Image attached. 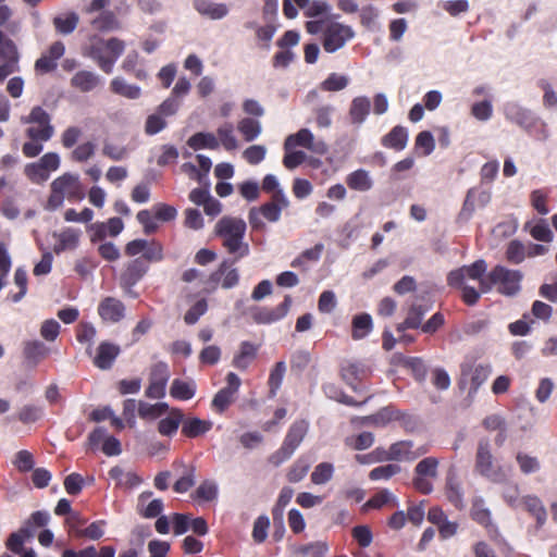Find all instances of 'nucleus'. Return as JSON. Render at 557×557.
I'll return each mask as SVG.
<instances>
[{
    "label": "nucleus",
    "mask_w": 557,
    "mask_h": 557,
    "mask_svg": "<svg viewBox=\"0 0 557 557\" xmlns=\"http://www.w3.org/2000/svg\"><path fill=\"white\" fill-rule=\"evenodd\" d=\"M257 347L249 342H243L239 352L233 359V366L239 370L248 368L256 358Z\"/></svg>",
    "instance_id": "cd10ccee"
},
{
    "label": "nucleus",
    "mask_w": 557,
    "mask_h": 557,
    "mask_svg": "<svg viewBox=\"0 0 557 557\" xmlns=\"http://www.w3.org/2000/svg\"><path fill=\"white\" fill-rule=\"evenodd\" d=\"M309 468L310 465L306 459H297L288 469V472L286 474L288 482L297 483L301 481L307 475Z\"/></svg>",
    "instance_id": "37998d69"
},
{
    "label": "nucleus",
    "mask_w": 557,
    "mask_h": 557,
    "mask_svg": "<svg viewBox=\"0 0 557 557\" xmlns=\"http://www.w3.org/2000/svg\"><path fill=\"white\" fill-rule=\"evenodd\" d=\"M110 88L112 92L132 100L138 99L141 96V89L139 86L128 84L121 77L112 79Z\"/></svg>",
    "instance_id": "b1692460"
},
{
    "label": "nucleus",
    "mask_w": 557,
    "mask_h": 557,
    "mask_svg": "<svg viewBox=\"0 0 557 557\" xmlns=\"http://www.w3.org/2000/svg\"><path fill=\"white\" fill-rule=\"evenodd\" d=\"M24 124H32L25 134L29 139L49 140L54 134L51 117L41 107H34L28 116L21 119Z\"/></svg>",
    "instance_id": "423d86ee"
},
{
    "label": "nucleus",
    "mask_w": 557,
    "mask_h": 557,
    "mask_svg": "<svg viewBox=\"0 0 557 557\" xmlns=\"http://www.w3.org/2000/svg\"><path fill=\"white\" fill-rule=\"evenodd\" d=\"M25 358L37 362L47 355V347L39 341L28 342L24 347Z\"/></svg>",
    "instance_id": "603ef678"
},
{
    "label": "nucleus",
    "mask_w": 557,
    "mask_h": 557,
    "mask_svg": "<svg viewBox=\"0 0 557 557\" xmlns=\"http://www.w3.org/2000/svg\"><path fill=\"white\" fill-rule=\"evenodd\" d=\"M372 330V319L368 313H361L352 319V338H364Z\"/></svg>",
    "instance_id": "e433bc0d"
},
{
    "label": "nucleus",
    "mask_w": 557,
    "mask_h": 557,
    "mask_svg": "<svg viewBox=\"0 0 557 557\" xmlns=\"http://www.w3.org/2000/svg\"><path fill=\"white\" fill-rule=\"evenodd\" d=\"M95 148L96 146L91 141L81 144L71 152V159L76 162H85L94 156Z\"/></svg>",
    "instance_id": "052dcab7"
},
{
    "label": "nucleus",
    "mask_w": 557,
    "mask_h": 557,
    "mask_svg": "<svg viewBox=\"0 0 557 557\" xmlns=\"http://www.w3.org/2000/svg\"><path fill=\"white\" fill-rule=\"evenodd\" d=\"M42 416V409L35 405H26L18 412V420L25 424L38 421Z\"/></svg>",
    "instance_id": "e2e57ef3"
},
{
    "label": "nucleus",
    "mask_w": 557,
    "mask_h": 557,
    "mask_svg": "<svg viewBox=\"0 0 557 557\" xmlns=\"http://www.w3.org/2000/svg\"><path fill=\"white\" fill-rule=\"evenodd\" d=\"M124 224L120 218H111L107 223H95L91 228L95 230L98 239H102L107 234L117 236L123 231Z\"/></svg>",
    "instance_id": "bb28decb"
},
{
    "label": "nucleus",
    "mask_w": 557,
    "mask_h": 557,
    "mask_svg": "<svg viewBox=\"0 0 557 557\" xmlns=\"http://www.w3.org/2000/svg\"><path fill=\"white\" fill-rule=\"evenodd\" d=\"M408 140L407 131L403 126H395L387 135L382 138V144L385 147L395 150H403Z\"/></svg>",
    "instance_id": "a878e982"
},
{
    "label": "nucleus",
    "mask_w": 557,
    "mask_h": 557,
    "mask_svg": "<svg viewBox=\"0 0 557 557\" xmlns=\"http://www.w3.org/2000/svg\"><path fill=\"white\" fill-rule=\"evenodd\" d=\"M327 550L329 545L323 541L299 545L294 548V553L302 557H325Z\"/></svg>",
    "instance_id": "72a5a7b5"
},
{
    "label": "nucleus",
    "mask_w": 557,
    "mask_h": 557,
    "mask_svg": "<svg viewBox=\"0 0 557 557\" xmlns=\"http://www.w3.org/2000/svg\"><path fill=\"white\" fill-rule=\"evenodd\" d=\"M523 503L527 510L535 517L537 524L543 525L546 520V510L542 502L537 497L528 496L523 499Z\"/></svg>",
    "instance_id": "79ce46f5"
},
{
    "label": "nucleus",
    "mask_w": 557,
    "mask_h": 557,
    "mask_svg": "<svg viewBox=\"0 0 557 557\" xmlns=\"http://www.w3.org/2000/svg\"><path fill=\"white\" fill-rule=\"evenodd\" d=\"M527 256V248L519 240H511L506 249V258L513 264L521 263Z\"/></svg>",
    "instance_id": "a18cd8bd"
},
{
    "label": "nucleus",
    "mask_w": 557,
    "mask_h": 557,
    "mask_svg": "<svg viewBox=\"0 0 557 557\" xmlns=\"http://www.w3.org/2000/svg\"><path fill=\"white\" fill-rule=\"evenodd\" d=\"M78 233L74 230L67 228L59 235V243L54 247V251L60 253L66 249H73L78 244Z\"/></svg>",
    "instance_id": "c03bdc74"
},
{
    "label": "nucleus",
    "mask_w": 557,
    "mask_h": 557,
    "mask_svg": "<svg viewBox=\"0 0 557 557\" xmlns=\"http://www.w3.org/2000/svg\"><path fill=\"white\" fill-rule=\"evenodd\" d=\"M102 44L104 45L106 50L108 52V59H113L114 64L119 57L124 52V41L116 37H112L108 40H104Z\"/></svg>",
    "instance_id": "338daca9"
},
{
    "label": "nucleus",
    "mask_w": 557,
    "mask_h": 557,
    "mask_svg": "<svg viewBox=\"0 0 557 557\" xmlns=\"http://www.w3.org/2000/svg\"><path fill=\"white\" fill-rule=\"evenodd\" d=\"M349 78L345 75L332 73L321 83V89L324 91H339L347 87Z\"/></svg>",
    "instance_id": "49530a36"
},
{
    "label": "nucleus",
    "mask_w": 557,
    "mask_h": 557,
    "mask_svg": "<svg viewBox=\"0 0 557 557\" xmlns=\"http://www.w3.org/2000/svg\"><path fill=\"white\" fill-rule=\"evenodd\" d=\"M187 145L194 150L202 148L216 149L219 140L212 133L199 132L188 138Z\"/></svg>",
    "instance_id": "c85d7f7f"
},
{
    "label": "nucleus",
    "mask_w": 557,
    "mask_h": 557,
    "mask_svg": "<svg viewBox=\"0 0 557 557\" xmlns=\"http://www.w3.org/2000/svg\"><path fill=\"white\" fill-rule=\"evenodd\" d=\"M371 102L366 96H359L351 100L348 116L354 125H361L370 113Z\"/></svg>",
    "instance_id": "f3484780"
},
{
    "label": "nucleus",
    "mask_w": 557,
    "mask_h": 557,
    "mask_svg": "<svg viewBox=\"0 0 557 557\" xmlns=\"http://www.w3.org/2000/svg\"><path fill=\"white\" fill-rule=\"evenodd\" d=\"M196 385L194 382H185L175 379L170 388V395L180 400H188L195 396Z\"/></svg>",
    "instance_id": "7c9ffc66"
},
{
    "label": "nucleus",
    "mask_w": 557,
    "mask_h": 557,
    "mask_svg": "<svg viewBox=\"0 0 557 557\" xmlns=\"http://www.w3.org/2000/svg\"><path fill=\"white\" fill-rule=\"evenodd\" d=\"M471 517L478 523L482 525H488L491 521V513L487 508L484 507V500L479 498L475 499L471 508Z\"/></svg>",
    "instance_id": "864d4df0"
},
{
    "label": "nucleus",
    "mask_w": 557,
    "mask_h": 557,
    "mask_svg": "<svg viewBox=\"0 0 557 557\" xmlns=\"http://www.w3.org/2000/svg\"><path fill=\"white\" fill-rule=\"evenodd\" d=\"M346 184L350 189L367 191L372 188L373 182L368 171L359 169L346 177Z\"/></svg>",
    "instance_id": "393cba45"
},
{
    "label": "nucleus",
    "mask_w": 557,
    "mask_h": 557,
    "mask_svg": "<svg viewBox=\"0 0 557 557\" xmlns=\"http://www.w3.org/2000/svg\"><path fill=\"white\" fill-rule=\"evenodd\" d=\"M120 347L110 342H102L96 350L94 364L101 370H109L116 357L120 355Z\"/></svg>",
    "instance_id": "2eb2a0df"
},
{
    "label": "nucleus",
    "mask_w": 557,
    "mask_h": 557,
    "mask_svg": "<svg viewBox=\"0 0 557 557\" xmlns=\"http://www.w3.org/2000/svg\"><path fill=\"white\" fill-rule=\"evenodd\" d=\"M25 175L34 183H44L49 178V173L39 164L33 162L25 166Z\"/></svg>",
    "instance_id": "4d7b16f0"
},
{
    "label": "nucleus",
    "mask_w": 557,
    "mask_h": 557,
    "mask_svg": "<svg viewBox=\"0 0 557 557\" xmlns=\"http://www.w3.org/2000/svg\"><path fill=\"white\" fill-rule=\"evenodd\" d=\"M148 270L147 262L141 258H136L127 263L120 277V286L132 294V287L136 285Z\"/></svg>",
    "instance_id": "f8f14e48"
},
{
    "label": "nucleus",
    "mask_w": 557,
    "mask_h": 557,
    "mask_svg": "<svg viewBox=\"0 0 557 557\" xmlns=\"http://www.w3.org/2000/svg\"><path fill=\"white\" fill-rule=\"evenodd\" d=\"M445 495L456 508L462 507V490L456 472L448 471L445 483Z\"/></svg>",
    "instance_id": "6ab92c4d"
},
{
    "label": "nucleus",
    "mask_w": 557,
    "mask_h": 557,
    "mask_svg": "<svg viewBox=\"0 0 557 557\" xmlns=\"http://www.w3.org/2000/svg\"><path fill=\"white\" fill-rule=\"evenodd\" d=\"M334 108L332 106H321L314 109V116L317 126L320 128H329L332 125V113Z\"/></svg>",
    "instance_id": "13d9d810"
},
{
    "label": "nucleus",
    "mask_w": 557,
    "mask_h": 557,
    "mask_svg": "<svg viewBox=\"0 0 557 557\" xmlns=\"http://www.w3.org/2000/svg\"><path fill=\"white\" fill-rule=\"evenodd\" d=\"M438 465L440 460L435 457H426L416 465L412 485L418 492L424 495L433 492V480L438 476Z\"/></svg>",
    "instance_id": "0eeeda50"
},
{
    "label": "nucleus",
    "mask_w": 557,
    "mask_h": 557,
    "mask_svg": "<svg viewBox=\"0 0 557 557\" xmlns=\"http://www.w3.org/2000/svg\"><path fill=\"white\" fill-rule=\"evenodd\" d=\"M239 258L237 256L231 261V260H224L221 262V264H225V268L223 269V281H222V287L225 289L232 288L236 286L239 282V273L236 268H234V264Z\"/></svg>",
    "instance_id": "58836bf2"
},
{
    "label": "nucleus",
    "mask_w": 557,
    "mask_h": 557,
    "mask_svg": "<svg viewBox=\"0 0 557 557\" xmlns=\"http://www.w3.org/2000/svg\"><path fill=\"white\" fill-rule=\"evenodd\" d=\"M34 533L28 527L21 528L17 532L12 533L8 541L7 547L14 554H22L23 545L26 540L33 537Z\"/></svg>",
    "instance_id": "f704fd0d"
},
{
    "label": "nucleus",
    "mask_w": 557,
    "mask_h": 557,
    "mask_svg": "<svg viewBox=\"0 0 557 557\" xmlns=\"http://www.w3.org/2000/svg\"><path fill=\"white\" fill-rule=\"evenodd\" d=\"M475 470L483 476L496 481L499 476L496 466L494 465L493 455L491 453L487 440H481L478 444L475 455Z\"/></svg>",
    "instance_id": "9b49d317"
},
{
    "label": "nucleus",
    "mask_w": 557,
    "mask_h": 557,
    "mask_svg": "<svg viewBox=\"0 0 557 557\" xmlns=\"http://www.w3.org/2000/svg\"><path fill=\"white\" fill-rule=\"evenodd\" d=\"M106 525V521L99 520L89 524L87 528L83 530H76L77 537H87L89 540H99L103 536L104 531L103 527Z\"/></svg>",
    "instance_id": "5fc2aeb1"
},
{
    "label": "nucleus",
    "mask_w": 557,
    "mask_h": 557,
    "mask_svg": "<svg viewBox=\"0 0 557 557\" xmlns=\"http://www.w3.org/2000/svg\"><path fill=\"white\" fill-rule=\"evenodd\" d=\"M296 147L287 148L286 140L284 141L285 154L283 164L288 170H294L307 160V153L302 150H295Z\"/></svg>",
    "instance_id": "ea45409f"
},
{
    "label": "nucleus",
    "mask_w": 557,
    "mask_h": 557,
    "mask_svg": "<svg viewBox=\"0 0 557 557\" xmlns=\"http://www.w3.org/2000/svg\"><path fill=\"white\" fill-rule=\"evenodd\" d=\"M486 269L484 260H476L470 265L450 271L447 275V283L451 287L461 289L462 300L467 305L473 306L480 298L481 281H488V275L484 277Z\"/></svg>",
    "instance_id": "f257e3e1"
},
{
    "label": "nucleus",
    "mask_w": 557,
    "mask_h": 557,
    "mask_svg": "<svg viewBox=\"0 0 557 557\" xmlns=\"http://www.w3.org/2000/svg\"><path fill=\"white\" fill-rule=\"evenodd\" d=\"M355 36L350 26L341 23H330L323 29V49L333 53L345 46Z\"/></svg>",
    "instance_id": "6e6552de"
},
{
    "label": "nucleus",
    "mask_w": 557,
    "mask_h": 557,
    "mask_svg": "<svg viewBox=\"0 0 557 557\" xmlns=\"http://www.w3.org/2000/svg\"><path fill=\"white\" fill-rule=\"evenodd\" d=\"M522 274L517 270H509L496 265L488 274V281H481V293H487L494 285H498V292L512 296L520 290Z\"/></svg>",
    "instance_id": "20e7f679"
},
{
    "label": "nucleus",
    "mask_w": 557,
    "mask_h": 557,
    "mask_svg": "<svg viewBox=\"0 0 557 557\" xmlns=\"http://www.w3.org/2000/svg\"><path fill=\"white\" fill-rule=\"evenodd\" d=\"M333 473L334 467L332 463L321 462L312 471L311 481L317 485L325 484L333 478Z\"/></svg>",
    "instance_id": "a19ab883"
},
{
    "label": "nucleus",
    "mask_w": 557,
    "mask_h": 557,
    "mask_svg": "<svg viewBox=\"0 0 557 557\" xmlns=\"http://www.w3.org/2000/svg\"><path fill=\"white\" fill-rule=\"evenodd\" d=\"M400 467L396 463H388L385 466H380L372 469L369 473V478L372 481L377 480H388L393 475L398 474L400 472Z\"/></svg>",
    "instance_id": "09e8293b"
},
{
    "label": "nucleus",
    "mask_w": 557,
    "mask_h": 557,
    "mask_svg": "<svg viewBox=\"0 0 557 557\" xmlns=\"http://www.w3.org/2000/svg\"><path fill=\"white\" fill-rule=\"evenodd\" d=\"M516 459L524 474L536 472L540 469V462L535 457L518 453Z\"/></svg>",
    "instance_id": "0e129e2a"
},
{
    "label": "nucleus",
    "mask_w": 557,
    "mask_h": 557,
    "mask_svg": "<svg viewBox=\"0 0 557 557\" xmlns=\"http://www.w3.org/2000/svg\"><path fill=\"white\" fill-rule=\"evenodd\" d=\"M79 17L75 12H70L63 16H55L53 18V25L58 33L62 35H69L75 30Z\"/></svg>",
    "instance_id": "c9c22d12"
},
{
    "label": "nucleus",
    "mask_w": 557,
    "mask_h": 557,
    "mask_svg": "<svg viewBox=\"0 0 557 557\" xmlns=\"http://www.w3.org/2000/svg\"><path fill=\"white\" fill-rule=\"evenodd\" d=\"M1 60L11 64H18L20 53L12 39H5L0 46Z\"/></svg>",
    "instance_id": "3c124183"
},
{
    "label": "nucleus",
    "mask_w": 557,
    "mask_h": 557,
    "mask_svg": "<svg viewBox=\"0 0 557 557\" xmlns=\"http://www.w3.org/2000/svg\"><path fill=\"white\" fill-rule=\"evenodd\" d=\"M109 475L111 479L116 481V484L121 487L132 488L139 485L143 479L132 471H124L120 466H115L110 469Z\"/></svg>",
    "instance_id": "412c9836"
},
{
    "label": "nucleus",
    "mask_w": 557,
    "mask_h": 557,
    "mask_svg": "<svg viewBox=\"0 0 557 557\" xmlns=\"http://www.w3.org/2000/svg\"><path fill=\"white\" fill-rule=\"evenodd\" d=\"M237 129L246 141H253L262 132L261 123L251 117H244L237 123Z\"/></svg>",
    "instance_id": "c756f323"
},
{
    "label": "nucleus",
    "mask_w": 557,
    "mask_h": 557,
    "mask_svg": "<svg viewBox=\"0 0 557 557\" xmlns=\"http://www.w3.org/2000/svg\"><path fill=\"white\" fill-rule=\"evenodd\" d=\"M104 157L113 161H122L127 158L128 149L125 146H119L111 141H104L101 150Z\"/></svg>",
    "instance_id": "8fccbe9b"
},
{
    "label": "nucleus",
    "mask_w": 557,
    "mask_h": 557,
    "mask_svg": "<svg viewBox=\"0 0 557 557\" xmlns=\"http://www.w3.org/2000/svg\"><path fill=\"white\" fill-rule=\"evenodd\" d=\"M307 432L308 423L306 421L300 420L294 422L290 425L280 449H277L269 457V462L274 467H278L285 460L289 459L297 449V447L301 444Z\"/></svg>",
    "instance_id": "39448f33"
},
{
    "label": "nucleus",
    "mask_w": 557,
    "mask_h": 557,
    "mask_svg": "<svg viewBox=\"0 0 557 557\" xmlns=\"http://www.w3.org/2000/svg\"><path fill=\"white\" fill-rule=\"evenodd\" d=\"M103 41L104 40H99L90 47V57L98 63L103 72L109 74L113 70V59H108L106 47L102 44Z\"/></svg>",
    "instance_id": "473e14b6"
},
{
    "label": "nucleus",
    "mask_w": 557,
    "mask_h": 557,
    "mask_svg": "<svg viewBox=\"0 0 557 557\" xmlns=\"http://www.w3.org/2000/svg\"><path fill=\"white\" fill-rule=\"evenodd\" d=\"M392 460L396 461H412L417 458L424 456L429 451L428 445L413 447L410 441H400L389 446Z\"/></svg>",
    "instance_id": "4468645a"
},
{
    "label": "nucleus",
    "mask_w": 557,
    "mask_h": 557,
    "mask_svg": "<svg viewBox=\"0 0 557 557\" xmlns=\"http://www.w3.org/2000/svg\"><path fill=\"white\" fill-rule=\"evenodd\" d=\"M246 223L239 218L223 216L215 224V234L222 238L223 247L237 258L249 253V245L244 242Z\"/></svg>",
    "instance_id": "f03ea898"
},
{
    "label": "nucleus",
    "mask_w": 557,
    "mask_h": 557,
    "mask_svg": "<svg viewBox=\"0 0 557 557\" xmlns=\"http://www.w3.org/2000/svg\"><path fill=\"white\" fill-rule=\"evenodd\" d=\"M182 433L187 437H197L212 428V422L199 418H189L182 421Z\"/></svg>",
    "instance_id": "5701e85b"
},
{
    "label": "nucleus",
    "mask_w": 557,
    "mask_h": 557,
    "mask_svg": "<svg viewBox=\"0 0 557 557\" xmlns=\"http://www.w3.org/2000/svg\"><path fill=\"white\" fill-rule=\"evenodd\" d=\"M389 502H395L394 496L387 491L382 490L372 496L363 506L362 511L367 512L369 509H380Z\"/></svg>",
    "instance_id": "de8ad7c7"
},
{
    "label": "nucleus",
    "mask_w": 557,
    "mask_h": 557,
    "mask_svg": "<svg viewBox=\"0 0 557 557\" xmlns=\"http://www.w3.org/2000/svg\"><path fill=\"white\" fill-rule=\"evenodd\" d=\"M165 119L158 112L150 114L146 119L145 132L147 135H156L166 127Z\"/></svg>",
    "instance_id": "6e6d98bb"
},
{
    "label": "nucleus",
    "mask_w": 557,
    "mask_h": 557,
    "mask_svg": "<svg viewBox=\"0 0 557 557\" xmlns=\"http://www.w3.org/2000/svg\"><path fill=\"white\" fill-rule=\"evenodd\" d=\"M101 77L90 71L82 70L71 78V86L82 92H89L101 85Z\"/></svg>",
    "instance_id": "dca6fc26"
},
{
    "label": "nucleus",
    "mask_w": 557,
    "mask_h": 557,
    "mask_svg": "<svg viewBox=\"0 0 557 557\" xmlns=\"http://www.w3.org/2000/svg\"><path fill=\"white\" fill-rule=\"evenodd\" d=\"M233 393L228 392V389L222 388L219 391L212 399V407L219 411L223 412L234 400Z\"/></svg>",
    "instance_id": "774afa93"
},
{
    "label": "nucleus",
    "mask_w": 557,
    "mask_h": 557,
    "mask_svg": "<svg viewBox=\"0 0 557 557\" xmlns=\"http://www.w3.org/2000/svg\"><path fill=\"white\" fill-rule=\"evenodd\" d=\"M367 374V369L357 362L345 361L341 367V376L342 379L350 385L355 391L357 387L355 383L357 381L362 380Z\"/></svg>",
    "instance_id": "aec40b11"
},
{
    "label": "nucleus",
    "mask_w": 557,
    "mask_h": 557,
    "mask_svg": "<svg viewBox=\"0 0 557 557\" xmlns=\"http://www.w3.org/2000/svg\"><path fill=\"white\" fill-rule=\"evenodd\" d=\"M92 26L98 30H114L120 28V22L111 11H103L91 21Z\"/></svg>",
    "instance_id": "4c0bfd02"
},
{
    "label": "nucleus",
    "mask_w": 557,
    "mask_h": 557,
    "mask_svg": "<svg viewBox=\"0 0 557 557\" xmlns=\"http://www.w3.org/2000/svg\"><path fill=\"white\" fill-rule=\"evenodd\" d=\"M194 8L196 11L211 20H221L228 13V8L224 3H215L210 0H195Z\"/></svg>",
    "instance_id": "a211bd4d"
},
{
    "label": "nucleus",
    "mask_w": 557,
    "mask_h": 557,
    "mask_svg": "<svg viewBox=\"0 0 557 557\" xmlns=\"http://www.w3.org/2000/svg\"><path fill=\"white\" fill-rule=\"evenodd\" d=\"M270 520L267 516H260L256 519L252 529V539L257 543H262L268 536Z\"/></svg>",
    "instance_id": "bf43d9fd"
},
{
    "label": "nucleus",
    "mask_w": 557,
    "mask_h": 557,
    "mask_svg": "<svg viewBox=\"0 0 557 557\" xmlns=\"http://www.w3.org/2000/svg\"><path fill=\"white\" fill-rule=\"evenodd\" d=\"M13 465L17 468L21 472H27L30 471L34 468L35 461L33 454L28 450H20L15 455V459L13 461Z\"/></svg>",
    "instance_id": "69168bd1"
},
{
    "label": "nucleus",
    "mask_w": 557,
    "mask_h": 557,
    "mask_svg": "<svg viewBox=\"0 0 557 557\" xmlns=\"http://www.w3.org/2000/svg\"><path fill=\"white\" fill-rule=\"evenodd\" d=\"M267 154V148L262 145H252L246 148L243 152L244 159L249 164H258L260 163Z\"/></svg>",
    "instance_id": "680f3d73"
},
{
    "label": "nucleus",
    "mask_w": 557,
    "mask_h": 557,
    "mask_svg": "<svg viewBox=\"0 0 557 557\" xmlns=\"http://www.w3.org/2000/svg\"><path fill=\"white\" fill-rule=\"evenodd\" d=\"M85 198V188L77 174L64 173L50 184V195L46 209L54 211L63 206L64 200L81 201Z\"/></svg>",
    "instance_id": "7ed1b4c3"
},
{
    "label": "nucleus",
    "mask_w": 557,
    "mask_h": 557,
    "mask_svg": "<svg viewBox=\"0 0 557 557\" xmlns=\"http://www.w3.org/2000/svg\"><path fill=\"white\" fill-rule=\"evenodd\" d=\"M170 377L169 367L164 362H158L151 368L149 386L146 396L160 399L165 395V387Z\"/></svg>",
    "instance_id": "9d476101"
},
{
    "label": "nucleus",
    "mask_w": 557,
    "mask_h": 557,
    "mask_svg": "<svg viewBox=\"0 0 557 557\" xmlns=\"http://www.w3.org/2000/svg\"><path fill=\"white\" fill-rule=\"evenodd\" d=\"M286 146L287 148L302 147L320 156L325 154L329 150L325 141L317 139L309 128H300L297 133L288 135Z\"/></svg>",
    "instance_id": "1a4fd4ad"
},
{
    "label": "nucleus",
    "mask_w": 557,
    "mask_h": 557,
    "mask_svg": "<svg viewBox=\"0 0 557 557\" xmlns=\"http://www.w3.org/2000/svg\"><path fill=\"white\" fill-rule=\"evenodd\" d=\"M219 145L221 144L225 150H235L238 148V140L234 134V126L230 122H225L216 129Z\"/></svg>",
    "instance_id": "2f4dec72"
},
{
    "label": "nucleus",
    "mask_w": 557,
    "mask_h": 557,
    "mask_svg": "<svg viewBox=\"0 0 557 557\" xmlns=\"http://www.w3.org/2000/svg\"><path fill=\"white\" fill-rule=\"evenodd\" d=\"M184 413L181 409L172 408L170 414L159 421L158 431L165 436L173 435L182 423Z\"/></svg>",
    "instance_id": "4be33fe9"
},
{
    "label": "nucleus",
    "mask_w": 557,
    "mask_h": 557,
    "mask_svg": "<svg viewBox=\"0 0 557 557\" xmlns=\"http://www.w3.org/2000/svg\"><path fill=\"white\" fill-rule=\"evenodd\" d=\"M125 305L115 297L103 298L98 306V314L106 323H117L125 317Z\"/></svg>",
    "instance_id": "ddd939ff"
}]
</instances>
